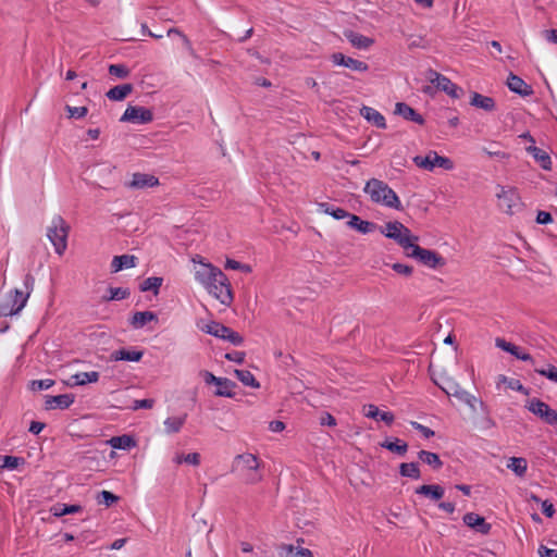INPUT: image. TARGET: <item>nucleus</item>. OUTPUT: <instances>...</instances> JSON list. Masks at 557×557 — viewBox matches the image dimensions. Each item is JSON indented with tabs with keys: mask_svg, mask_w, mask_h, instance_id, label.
<instances>
[{
	"mask_svg": "<svg viewBox=\"0 0 557 557\" xmlns=\"http://www.w3.org/2000/svg\"><path fill=\"white\" fill-rule=\"evenodd\" d=\"M231 472L245 484H257L262 480L259 458L250 453L235 456Z\"/></svg>",
	"mask_w": 557,
	"mask_h": 557,
	"instance_id": "nucleus-1",
	"label": "nucleus"
},
{
	"mask_svg": "<svg viewBox=\"0 0 557 557\" xmlns=\"http://www.w3.org/2000/svg\"><path fill=\"white\" fill-rule=\"evenodd\" d=\"M363 190L373 202L382 203L396 210L403 209L396 193L383 181L371 178L366 183Z\"/></svg>",
	"mask_w": 557,
	"mask_h": 557,
	"instance_id": "nucleus-2",
	"label": "nucleus"
},
{
	"mask_svg": "<svg viewBox=\"0 0 557 557\" xmlns=\"http://www.w3.org/2000/svg\"><path fill=\"white\" fill-rule=\"evenodd\" d=\"M24 290L17 288L10 292L8 302L0 308V313L3 315L17 314L25 306L34 289L35 277L27 273L23 280Z\"/></svg>",
	"mask_w": 557,
	"mask_h": 557,
	"instance_id": "nucleus-3",
	"label": "nucleus"
},
{
	"mask_svg": "<svg viewBox=\"0 0 557 557\" xmlns=\"http://www.w3.org/2000/svg\"><path fill=\"white\" fill-rule=\"evenodd\" d=\"M69 233L70 225L59 214L54 215L47 228V237L59 256H62L66 250Z\"/></svg>",
	"mask_w": 557,
	"mask_h": 557,
	"instance_id": "nucleus-4",
	"label": "nucleus"
},
{
	"mask_svg": "<svg viewBox=\"0 0 557 557\" xmlns=\"http://www.w3.org/2000/svg\"><path fill=\"white\" fill-rule=\"evenodd\" d=\"M381 233L395 240L405 251L413 247V242H418L419 237L411 234V231L399 221L387 222L381 228Z\"/></svg>",
	"mask_w": 557,
	"mask_h": 557,
	"instance_id": "nucleus-5",
	"label": "nucleus"
},
{
	"mask_svg": "<svg viewBox=\"0 0 557 557\" xmlns=\"http://www.w3.org/2000/svg\"><path fill=\"white\" fill-rule=\"evenodd\" d=\"M406 255L430 269H440L446 264L445 259L440 253L420 247L417 242H413V247H410Z\"/></svg>",
	"mask_w": 557,
	"mask_h": 557,
	"instance_id": "nucleus-6",
	"label": "nucleus"
},
{
	"mask_svg": "<svg viewBox=\"0 0 557 557\" xmlns=\"http://www.w3.org/2000/svg\"><path fill=\"white\" fill-rule=\"evenodd\" d=\"M412 161L418 168L426 171H433L436 166L446 171L454 169V162L449 158L440 156L434 150H430L425 157L416 156Z\"/></svg>",
	"mask_w": 557,
	"mask_h": 557,
	"instance_id": "nucleus-7",
	"label": "nucleus"
},
{
	"mask_svg": "<svg viewBox=\"0 0 557 557\" xmlns=\"http://www.w3.org/2000/svg\"><path fill=\"white\" fill-rule=\"evenodd\" d=\"M525 408L546 424L557 426V411L540 398L534 397L529 399Z\"/></svg>",
	"mask_w": 557,
	"mask_h": 557,
	"instance_id": "nucleus-8",
	"label": "nucleus"
},
{
	"mask_svg": "<svg viewBox=\"0 0 557 557\" xmlns=\"http://www.w3.org/2000/svg\"><path fill=\"white\" fill-rule=\"evenodd\" d=\"M498 200V208L507 213L513 214L516 210L521 207L520 196L516 188L499 186V191L496 194Z\"/></svg>",
	"mask_w": 557,
	"mask_h": 557,
	"instance_id": "nucleus-9",
	"label": "nucleus"
},
{
	"mask_svg": "<svg viewBox=\"0 0 557 557\" xmlns=\"http://www.w3.org/2000/svg\"><path fill=\"white\" fill-rule=\"evenodd\" d=\"M426 78L430 81L432 85H434L437 89L446 92L448 96H450L454 99L460 98L462 95V89L453 83L448 77L445 75L430 69L426 73Z\"/></svg>",
	"mask_w": 557,
	"mask_h": 557,
	"instance_id": "nucleus-10",
	"label": "nucleus"
},
{
	"mask_svg": "<svg viewBox=\"0 0 557 557\" xmlns=\"http://www.w3.org/2000/svg\"><path fill=\"white\" fill-rule=\"evenodd\" d=\"M205 288L223 305H230L233 301L231 284L226 276L225 280L211 281Z\"/></svg>",
	"mask_w": 557,
	"mask_h": 557,
	"instance_id": "nucleus-11",
	"label": "nucleus"
},
{
	"mask_svg": "<svg viewBox=\"0 0 557 557\" xmlns=\"http://www.w3.org/2000/svg\"><path fill=\"white\" fill-rule=\"evenodd\" d=\"M152 111L138 106H128L120 119L121 122H131L134 124H147L152 122Z\"/></svg>",
	"mask_w": 557,
	"mask_h": 557,
	"instance_id": "nucleus-12",
	"label": "nucleus"
},
{
	"mask_svg": "<svg viewBox=\"0 0 557 557\" xmlns=\"http://www.w3.org/2000/svg\"><path fill=\"white\" fill-rule=\"evenodd\" d=\"M218 281L223 278L225 280V274L221 269L212 265L211 263L200 262L199 267L196 268L195 278L199 282L203 287L210 284L211 281Z\"/></svg>",
	"mask_w": 557,
	"mask_h": 557,
	"instance_id": "nucleus-13",
	"label": "nucleus"
},
{
	"mask_svg": "<svg viewBox=\"0 0 557 557\" xmlns=\"http://www.w3.org/2000/svg\"><path fill=\"white\" fill-rule=\"evenodd\" d=\"M331 61L334 65L344 66L356 72H367L369 70L368 63L347 57L342 52H335L331 55Z\"/></svg>",
	"mask_w": 557,
	"mask_h": 557,
	"instance_id": "nucleus-14",
	"label": "nucleus"
},
{
	"mask_svg": "<svg viewBox=\"0 0 557 557\" xmlns=\"http://www.w3.org/2000/svg\"><path fill=\"white\" fill-rule=\"evenodd\" d=\"M159 178L152 174L136 172L132 175V180L125 183V186L131 189H144L158 186Z\"/></svg>",
	"mask_w": 557,
	"mask_h": 557,
	"instance_id": "nucleus-15",
	"label": "nucleus"
},
{
	"mask_svg": "<svg viewBox=\"0 0 557 557\" xmlns=\"http://www.w3.org/2000/svg\"><path fill=\"white\" fill-rule=\"evenodd\" d=\"M462 521L467 527L482 535H487L492 530V524L486 522L483 517L475 512H467L462 517Z\"/></svg>",
	"mask_w": 557,
	"mask_h": 557,
	"instance_id": "nucleus-16",
	"label": "nucleus"
},
{
	"mask_svg": "<svg viewBox=\"0 0 557 557\" xmlns=\"http://www.w3.org/2000/svg\"><path fill=\"white\" fill-rule=\"evenodd\" d=\"M495 345L497 348H500L502 350L509 352L519 360L529 361L532 363L534 362L533 357L529 352L523 351L519 346L509 343L504 338L497 337L495 341Z\"/></svg>",
	"mask_w": 557,
	"mask_h": 557,
	"instance_id": "nucleus-17",
	"label": "nucleus"
},
{
	"mask_svg": "<svg viewBox=\"0 0 557 557\" xmlns=\"http://www.w3.org/2000/svg\"><path fill=\"white\" fill-rule=\"evenodd\" d=\"M507 87L510 91L521 97H529L534 92L531 85L527 84L521 77L515 75L513 73L508 75Z\"/></svg>",
	"mask_w": 557,
	"mask_h": 557,
	"instance_id": "nucleus-18",
	"label": "nucleus"
},
{
	"mask_svg": "<svg viewBox=\"0 0 557 557\" xmlns=\"http://www.w3.org/2000/svg\"><path fill=\"white\" fill-rule=\"evenodd\" d=\"M75 400V396L73 394H62V395H57V396H50V395H47L46 396V401H45V408L47 410H52V409H61V410H64V409H67L72 406V404L74 403Z\"/></svg>",
	"mask_w": 557,
	"mask_h": 557,
	"instance_id": "nucleus-19",
	"label": "nucleus"
},
{
	"mask_svg": "<svg viewBox=\"0 0 557 557\" xmlns=\"http://www.w3.org/2000/svg\"><path fill=\"white\" fill-rule=\"evenodd\" d=\"M143 356L144 350L135 348H120L111 352L110 360L138 362L141 360Z\"/></svg>",
	"mask_w": 557,
	"mask_h": 557,
	"instance_id": "nucleus-20",
	"label": "nucleus"
},
{
	"mask_svg": "<svg viewBox=\"0 0 557 557\" xmlns=\"http://www.w3.org/2000/svg\"><path fill=\"white\" fill-rule=\"evenodd\" d=\"M395 114L401 116L407 121L414 122L419 125H423L425 120L424 117L418 113L413 108L405 102H397L395 106Z\"/></svg>",
	"mask_w": 557,
	"mask_h": 557,
	"instance_id": "nucleus-21",
	"label": "nucleus"
},
{
	"mask_svg": "<svg viewBox=\"0 0 557 557\" xmlns=\"http://www.w3.org/2000/svg\"><path fill=\"white\" fill-rule=\"evenodd\" d=\"M416 494L422 495L433 502H438L445 494V488L438 484H424L416 488Z\"/></svg>",
	"mask_w": 557,
	"mask_h": 557,
	"instance_id": "nucleus-22",
	"label": "nucleus"
},
{
	"mask_svg": "<svg viewBox=\"0 0 557 557\" xmlns=\"http://www.w3.org/2000/svg\"><path fill=\"white\" fill-rule=\"evenodd\" d=\"M347 226L358 231L361 234H369L376 228V224L370 221H364L360 216L350 213L348 216V221L346 222Z\"/></svg>",
	"mask_w": 557,
	"mask_h": 557,
	"instance_id": "nucleus-23",
	"label": "nucleus"
},
{
	"mask_svg": "<svg viewBox=\"0 0 557 557\" xmlns=\"http://www.w3.org/2000/svg\"><path fill=\"white\" fill-rule=\"evenodd\" d=\"M360 114L363 119H366L369 123L373 124L377 128H386L385 117L374 108L363 106L360 109Z\"/></svg>",
	"mask_w": 557,
	"mask_h": 557,
	"instance_id": "nucleus-24",
	"label": "nucleus"
},
{
	"mask_svg": "<svg viewBox=\"0 0 557 557\" xmlns=\"http://www.w3.org/2000/svg\"><path fill=\"white\" fill-rule=\"evenodd\" d=\"M136 263H137V257H135L133 255L115 256L111 262V271L113 273H116L124 269L134 268V267H136Z\"/></svg>",
	"mask_w": 557,
	"mask_h": 557,
	"instance_id": "nucleus-25",
	"label": "nucleus"
},
{
	"mask_svg": "<svg viewBox=\"0 0 557 557\" xmlns=\"http://www.w3.org/2000/svg\"><path fill=\"white\" fill-rule=\"evenodd\" d=\"M470 104L486 112H492L496 108L495 100L492 97L481 95L476 91L472 92Z\"/></svg>",
	"mask_w": 557,
	"mask_h": 557,
	"instance_id": "nucleus-26",
	"label": "nucleus"
},
{
	"mask_svg": "<svg viewBox=\"0 0 557 557\" xmlns=\"http://www.w3.org/2000/svg\"><path fill=\"white\" fill-rule=\"evenodd\" d=\"M525 150L535 159L542 169L546 171L552 169V159L546 151L534 145L527 147Z\"/></svg>",
	"mask_w": 557,
	"mask_h": 557,
	"instance_id": "nucleus-27",
	"label": "nucleus"
},
{
	"mask_svg": "<svg viewBox=\"0 0 557 557\" xmlns=\"http://www.w3.org/2000/svg\"><path fill=\"white\" fill-rule=\"evenodd\" d=\"M158 321V315L152 311H137L131 319V325L136 329H143L147 323Z\"/></svg>",
	"mask_w": 557,
	"mask_h": 557,
	"instance_id": "nucleus-28",
	"label": "nucleus"
},
{
	"mask_svg": "<svg viewBox=\"0 0 557 557\" xmlns=\"http://www.w3.org/2000/svg\"><path fill=\"white\" fill-rule=\"evenodd\" d=\"M133 89L134 87L132 84H122L109 89L106 96L112 101H122L133 91Z\"/></svg>",
	"mask_w": 557,
	"mask_h": 557,
	"instance_id": "nucleus-29",
	"label": "nucleus"
},
{
	"mask_svg": "<svg viewBox=\"0 0 557 557\" xmlns=\"http://www.w3.org/2000/svg\"><path fill=\"white\" fill-rule=\"evenodd\" d=\"M198 326L202 332H205L209 335H212L216 338H220V339L224 338L225 332L228 327L218 321H209V322H207L202 325H198Z\"/></svg>",
	"mask_w": 557,
	"mask_h": 557,
	"instance_id": "nucleus-30",
	"label": "nucleus"
},
{
	"mask_svg": "<svg viewBox=\"0 0 557 557\" xmlns=\"http://www.w3.org/2000/svg\"><path fill=\"white\" fill-rule=\"evenodd\" d=\"M100 377V373L97 371L90 372H78L71 376V385L83 386L87 383H96Z\"/></svg>",
	"mask_w": 557,
	"mask_h": 557,
	"instance_id": "nucleus-31",
	"label": "nucleus"
},
{
	"mask_svg": "<svg viewBox=\"0 0 557 557\" xmlns=\"http://www.w3.org/2000/svg\"><path fill=\"white\" fill-rule=\"evenodd\" d=\"M108 444L114 449L127 450L136 446V441L133 436L124 434L111 437Z\"/></svg>",
	"mask_w": 557,
	"mask_h": 557,
	"instance_id": "nucleus-32",
	"label": "nucleus"
},
{
	"mask_svg": "<svg viewBox=\"0 0 557 557\" xmlns=\"http://www.w3.org/2000/svg\"><path fill=\"white\" fill-rule=\"evenodd\" d=\"M366 417L376 421H383L387 425L394 422V414L389 411H381L376 406L369 405L366 411Z\"/></svg>",
	"mask_w": 557,
	"mask_h": 557,
	"instance_id": "nucleus-33",
	"label": "nucleus"
},
{
	"mask_svg": "<svg viewBox=\"0 0 557 557\" xmlns=\"http://www.w3.org/2000/svg\"><path fill=\"white\" fill-rule=\"evenodd\" d=\"M381 446L399 456H404L408 450V444L397 437L386 438Z\"/></svg>",
	"mask_w": 557,
	"mask_h": 557,
	"instance_id": "nucleus-34",
	"label": "nucleus"
},
{
	"mask_svg": "<svg viewBox=\"0 0 557 557\" xmlns=\"http://www.w3.org/2000/svg\"><path fill=\"white\" fill-rule=\"evenodd\" d=\"M346 37L348 41L352 45V47L357 49H368L374 42L373 39L355 32H349L348 34H346Z\"/></svg>",
	"mask_w": 557,
	"mask_h": 557,
	"instance_id": "nucleus-35",
	"label": "nucleus"
},
{
	"mask_svg": "<svg viewBox=\"0 0 557 557\" xmlns=\"http://www.w3.org/2000/svg\"><path fill=\"white\" fill-rule=\"evenodd\" d=\"M218 388L214 392L215 396L220 397H234V388L236 387V383L231 381L230 379L222 377L220 383L216 384Z\"/></svg>",
	"mask_w": 557,
	"mask_h": 557,
	"instance_id": "nucleus-36",
	"label": "nucleus"
},
{
	"mask_svg": "<svg viewBox=\"0 0 557 557\" xmlns=\"http://www.w3.org/2000/svg\"><path fill=\"white\" fill-rule=\"evenodd\" d=\"M399 474L412 480H419L421 472L417 462H403L399 466Z\"/></svg>",
	"mask_w": 557,
	"mask_h": 557,
	"instance_id": "nucleus-37",
	"label": "nucleus"
},
{
	"mask_svg": "<svg viewBox=\"0 0 557 557\" xmlns=\"http://www.w3.org/2000/svg\"><path fill=\"white\" fill-rule=\"evenodd\" d=\"M418 457L422 462L431 466L435 470H438L443 467V461L441 460L440 456L435 453L420 450L418 453Z\"/></svg>",
	"mask_w": 557,
	"mask_h": 557,
	"instance_id": "nucleus-38",
	"label": "nucleus"
},
{
	"mask_svg": "<svg viewBox=\"0 0 557 557\" xmlns=\"http://www.w3.org/2000/svg\"><path fill=\"white\" fill-rule=\"evenodd\" d=\"M319 207H320L321 211H323L326 214L332 215L335 220H343L346 218L348 219V216L350 214L345 209L339 208V207H334L333 205H331L329 202H321L319 205Z\"/></svg>",
	"mask_w": 557,
	"mask_h": 557,
	"instance_id": "nucleus-39",
	"label": "nucleus"
},
{
	"mask_svg": "<svg viewBox=\"0 0 557 557\" xmlns=\"http://www.w3.org/2000/svg\"><path fill=\"white\" fill-rule=\"evenodd\" d=\"M435 384L448 396L457 394L458 387L460 386L453 377L442 376Z\"/></svg>",
	"mask_w": 557,
	"mask_h": 557,
	"instance_id": "nucleus-40",
	"label": "nucleus"
},
{
	"mask_svg": "<svg viewBox=\"0 0 557 557\" xmlns=\"http://www.w3.org/2000/svg\"><path fill=\"white\" fill-rule=\"evenodd\" d=\"M507 468L510 469L518 476L522 478L525 475L528 470V462L522 457H511L507 465Z\"/></svg>",
	"mask_w": 557,
	"mask_h": 557,
	"instance_id": "nucleus-41",
	"label": "nucleus"
},
{
	"mask_svg": "<svg viewBox=\"0 0 557 557\" xmlns=\"http://www.w3.org/2000/svg\"><path fill=\"white\" fill-rule=\"evenodd\" d=\"M186 421V414L182 417H169L164 420V428L168 434L178 433Z\"/></svg>",
	"mask_w": 557,
	"mask_h": 557,
	"instance_id": "nucleus-42",
	"label": "nucleus"
},
{
	"mask_svg": "<svg viewBox=\"0 0 557 557\" xmlns=\"http://www.w3.org/2000/svg\"><path fill=\"white\" fill-rule=\"evenodd\" d=\"M235 376L246 386L258 388L260 386L259 382L256 380L255 375L249 370H238L234 371Z\"/></svg>",
	"mask_w": 557,
	"mask_h": 557,
	"instance_id": "nucleus-43",
	"label": "nucleus"
},
{
	"mask_svg": "<svg viewBox=\"0 0 557 557\" xmlns=\"http://www.w3.org/2000/svg\"><path fill=\"white\" fill-rule=\"evenodd\" d=\"M82 510L79 505H65L57 504L51 508V512L54 517H63L65 515L76 513Z\"/></svg>",
	"mask_w": 557,
	"mask_h": 557,
	"instance_id": "nucleus-44",
	"label": "nucleus"
},
{
	"mask_svg": "<svg viewBox=\"0 0 557 557\" xmlns=\"http://www.w3.org/2000/svg\"><path fill=\"white\" fill-rule=\"evenodd\" d=\"M163 283V278L159 276H151L146 278L140 285V292L152 290L154 295H158L159 289Z\"/></svg>",
	"mask_w": 557,
	"mask_h": 557,
	"instance_id": "nucleus-45",
	"label": "nucleus"
},
{
	"mask_svg": "<svg viewBox=\"0 0 557 557\" xmlns=\"http://www.w3.org/2000/svg\"><path fill=\"white\" fill-rule=\"evenodd\" d=\"M131 295L128 288L123 287H110L109 288V296H104L103 299L106 301H112V300H123L126 299Z\"/></svg>",
	"mask_w": 557,
	"mask_h": 557,
	"instance_id": "nucleus-46",
	"label": "nucleus"
},
{
	"mask_svg": "<svg viewBox=\"0 0 557 557\" xmlns=\"http://www.w3.org/2000/svg\"><path fill=\"white\" fill-rule=\"evenodd\" d=\"M173 461L177 465H181L183 462L189 463L191 466H199L200 465V454L198 453H190L187 455H176L173 459Z\"/></svg>",
	"mask_w": 557,
	"mask_h": 557,
	"instance_id": "nucleus-47",
	"label": "nucleus"
},
{
	"mask_svg": "<svg viewBox=\"0 0 557 557\" xmlns=\"http://www.w3.org/2000/svg\"><path fill=\"white\" fill-rule=\"evenodd\" d=\"M499 381L506 383L510 389L520 392L524 395H529V389L525 388L519 380L507 379L505 375H499Z\"/></svg>",
	"mask_w": 557,
	"mask_h": 557,
	"instance_id": "nucleus-48",
	"label": "nucleus"
},
{
	"mask_svg": "<svg viewBox=\"0 0 557 557\" xmlns=\"http://www.w3.org/2000/svg\"><path fill=\"white\" fill-rule=\"evenodd\" d=\"M465 404L467 406H469V408L472 411H475L476 410V405H479L480 409L484 412V414H488L490 413V409H488L487 405L483 400L476 398L472 394H470V396L467 398Z\"/></svg>",
	"mask_w": 557,
	"mask_h": 557,
	"instance_id": "nucleus-49",
	"label": "nucleus"
},
{
	"mask_svg": "<svg viewBox=\"0 0 557 557\" xmlns=\"http://www.w3.org/2000/svg\"><path fill=\"white\" fill-rule=\"evenodd\" d=\"M534 371H535L537 374H540V375H542V376L546 377L547 380H549V381H553V382L557 383V368H556L555 366H553V364H547V367H546V368H541V369L535 368V369H534Z\"/></svg>",
	"mask_w": 557,
	"mask_h": 557,
	"instance_id": "nucleus-50",
	"label": "nucleus"
},
{
	"mask_svg": "<svg viewBox=\"0 0 557 557\" xmlns=\"http://www.w3.org/2000/svg\"><path fill=\"white\" fill-rule=\"evenodd\" d=\"M2 459H3V463L1 467L9 469V470H14L18 466L24 465V462H25L24 458L16 457V456H3Z\"/></svg>",
	"mask_w": 557,
	"mask_h": 557,
	"instance_id": "nucleus-51",
	"label": "nucleus"
},
{
	"mask_svg": "<svg viewBox=\"0 0 557 557\" xmlns=\"http://www.w3.org/2000/svg\"><path fill=\"white\" fill-rule=\"evenodd\" d=\"M109 74L117 78H126L129 75V69L124 64H111Z\"/></svg>",
	"mask_w": 557,
	"mask_h": 557,
	"instance_id": "nucleus-52",
	"label": "nucleus"
},
{
	"mask_svg": "<svg viewBox=\"0 0 557 557\" xmlns=\"http://www.w3.org/2000/svg\"><path fill=\"white\" fill-rule=\"evenodd\" d=\"M223 339L230 342L234 346H240L244 343V337L231 327H227Z\"/></svg>",
	"mask_w": 557,
	"mask_h": 557,
	"instance_id": "nucleus-53",
	"label": "nucleus"
},
{
	"mask_svg": "<svg viewBox=\"0 0 557 557\" xmlns=\"http://www.w3.org/2000/svg\"><path fill=\"white\" fill-rule=\"evenodd\" d=\"M54 381L50 379L45 380H34L30 382V389L32 391H46L53 386Z\"/></svg>",
	"mask_w": 557,
	"mask_h": 557,
	"instance_id": "nucleus-54",
	"label": "nucleus"
},
{
	"mask_svg": "<svg viewBox=\"0 0 557 557\" xmlns=\"http://www.w3.org/2000/svg\"><path fill=\"white\" fill-rule=\"evenodd\" d=\"M98 499L99 503H102L109 507L112 504L116 503L119 500V497L109 491H101Z\"/></svg>",
	"mask_w": 557,
	"mask_h": 557,
	"instance_id": "nucleus-55",
	"label": "nucleus"
},
{
	"mask_svg": "<svg viewBox=\"0 0 557 557\" xmlns=\"http://www.w3.org/2000/svg\"><path fill=\"white\" fill-rule=\"evenodd\" d=\"M65 109H66V111L69 113V116L70 117H74V119H82L88 112L86 107H71V106H66Z\"/></svg>",
	"mask_w": 557,
	"mask_h": 557,
	"instance_id": "nucleus-56",
	"label": "nucleus"
},
{
	"mask_svg": "<svg viewBox=\"0 0 557 557\" xmlns=\"http://www.w3.org/2000/svg\"><path fill=\"white\" fill-rule=\"evenodd\" d=\"M296 550L292 544H281L277 547L278 557H295Z\"/></svg>",
	"mask_w": 557,
	"mask_h": 557,
	"instance_id": "nucleus-57",
	"label": "nucleus"
},
{
	"mask_svg": "<svg viewBox=\"0 0 557 557\" xmlns=\"http://www.w3.org/2000/svg\"><path fill=\"white\" fill-rule=\"evenodd\" d=\"M392 269L396 273L404 275V276H410L413 272L412 267H410L408 264H404V263H394V264H392Z\"/></svg>",
	"mask_w": 557,
	"mask_h": 557,
	"instance_id": "nucleus-58",
	"label": "nucleus"
},
{
	"mask_svg": "<svg viewBox=\"0 0 557 557\" xmlns=\"http://www.w3.org/2000/svg\"><path fill=\"white\" fill-rule=\"evenodd\" d=\"M246 352L234 350L225 354V359L242 364L245 361Z\"/></svg>",
	"mask_w": 557,
	"mask_h": 557,
	"instance_id": "nucleus-59",
	"label": "nucleus"
},
{
	"mask_svg": "<svg viewBox=\"0 0 557 557\" xmlns=\"http://www.w3.org/2000/svg\"><path fill=\"white\" fill-rule=\"evenodd\" d=\"M411 425L414 430L419 431L425 438H430V437L434 436V434H435L433 430H431L430 428H428L419 422L412 421Z\"/></svg>",
	"mask_w": 557,
	"mask_h": 557,
	"instance_id": "nucleus-60",
	"label": "nucleus"
},
{
	"mask_svg": "<svg viewBox=\"0 0 557 557\" xmlns=\"http://www.w3.org/2000/svg\"><path fill=\"white\" fill-rule=\"evenodd\" d=\"M153 405H154V400L153 399H150V398L139 399V400H135L134 401L133 409L134 410H137V409H150V408L153 407Z\"/></svg>",
	"mask_w": 557,
	"mask_h": 557,
	"instance_id": "nucleus-61",
	"label": "nucleus"
},
{
	"mask_svg": "<svg viewBox=\"0 0 557 557\" xmlns=\"http://www.w3.org/2000/svg\"><path fill=\"white\" fill-rule=\"evenodd\" d=\"M200 375L202 376L205 383L208 385H211V384L216 385L218 383H220V380L222 379V377L215 376L213 373H211L207 370L201 371Z\"/></svg>",
	"mask_w": 557,
	"mask_h": 557,
	"instance_id": "nucleus-62",
	"label": "nucleus"
},
{
	"mask_svg": "<svg viewBox=\"0 0 557 557\" xmlns=\"http://www.w3.org/2000/svg\"><path fill=\"white\" fill-rule=\"evenodd\" d=\"M553 222V216L549 212L539 211L536 215V223L539 224H548Z\"/></svg>",
	"mask_w": 557,
	"mask_h": 557,
	"instance_id": "nucleus-63",
	"label": "nucleus"
},
{
	"mask_svg": "<svg viewBox=\"0 0 557 557\" xmlns=\"http://www.w3.org/2000/svg\"><path fill=\"white\" fill-rule=\"evenodd\" d=\"M540 557H557V549L548 548L544 545L539 547Z\"/></svg>",
	"mask_w": 557,
	"mask_h": 557,
	"instance_id": "nucleus-64",
	"label": "nucleus"
}]
</instances>
